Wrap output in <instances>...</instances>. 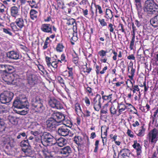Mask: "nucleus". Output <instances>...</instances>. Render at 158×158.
Here are the masks:
<instances>
[{"label": "nucleus", "instance_id": "obj_1", "mask_svg": "<svg viewBox=\"0 0 158 158\" xmlns=\"http://www.w3.org/2000/svg\"><path fill=\"white\" fill-rule=\"evenodd\" d=\"M65 116L60 112L53 113L51 117L49 118L46 121L45 124L49 130L54 131L58 124L64 120Z\"/></svg>", "mask_w": 158, "mask_h": 158}, {"label": "nucleus", "instance_id": "obj_2", "mask_svg": "<svg viewBox=\"0 0 158 158\" xmlns=\"http://www.w3.org/2000/svg\"><path fill=\"white\" fill-rule=\"evenodd\" d=\"M13 106L15 108L21 109L18 111V113L21 115H25L29 111L28 102L26 98H17L13 102Z\"/></svg>", "mask_w": 158, "mask_h": 158}, {"label": "nucleus", "instance_id": "obj_3", "mask_svg": "<svg viewBox=\"0 0 158 158\" xmlns=\"http://www.w3.org/2000/svg\"><path fill=\"white\" fill-rule=\"evenodd\" d=\"M143 9L144 11L148 14H156L158 13V5L153 0H147Z\"/></svg>", "mask_w": 158, "mask_h": 158}, {"label": "nucleus", "instance_id": "obj_4", "mask_svg": "<svg viewBox=\"0 0 158 158\" xmlns=\"http://www.w3.org/2000/svg\"><path fill=\"white\" fill-rule=\"evenodd\" d=\"M14 95V94L10 91H4L0 94V101L3 104L8 103L11 101Z\"/></svg>", "mask_w": 158, "mask_h": 158}, {"label": "nucleus", "instance_id": "obj_5", "mask_svg": "<svg viewBox=\"0 0 158 158\" xmlns=\"http://www.w3.org/2000/svg\"><path fill=\"white\" fill-rule=\"evenodd\" d=\"M43 101L39 97H37L31 101V105L36 111L42 112L44 109L45 107L42 103Z\"/></svg>", "mask_w": 158, "mask_h": 158}, {"label": "nucleus", "instance_id": "obj_6", "mask_svg": "<svg viewBox=\"0 0 158 158\" xmlns=\"http://www.w3.org/2000/svg\"><path fill=\"white\" fill-rule=\"evenodd\" d=\"M54 138L49 133L44 132L41 136V141L43 144L45 146L52 144Z\"/></svg>", "mask_w": 158, "mask_h": 158}, {"label": "nucleus", "instance_id": "obj_7", "mask_svg": "<svg viewBox=\"0 0 158 158\" xmlns=\"http://www.w3.org/2000/svg\"><path fill=\"white\" fill-rule=\"evenodd\" d=\"M102 100L101 96L99 94H97L94 98L92 104L93 105L95 110L98 111L99 110L101 107V102Z\"/></svg>", "mask_w": 158, "mask_h": 158}, {"label": "nucleus", "instance_id": "obj_8", "mask_svg": "<svg viewBox=\"0 0 158 158\" xmlns=\"http://www.w3.org/2000/svg\"><path fill=\"white\" fill-rule=\"evenodd\" d=\"M48 103L49 105L52 108L57 109H61L63 108L62 105L60 102L54 98H51L49 101Z\"/></svg>", "mask_w": 158, "mask_h": 158}, {"label": "nucleus", "instance_id": "obj_9", "mask_svg": "<svg viewBox=\"0 0 158 158\" xmlns=\"http://www.w3.org/2000/svg\"><path fill=\"white\" fill-rule=\"evenodd\" d=\"M27 77L28 83L31 86H33L37 83L38 78L36 75L31 73H28Z\"/></svg>", "mask_w": 158, "mask_h": 158}, {"label": "nucleus", "instance_id": "obj_10", "mask_svg": "<svg viewBox=\"0 0 158 158\" xmlns=\"http://www.w3.org/2000/svg\"><path fill=\"white\" fill-rule=\"evenodd\" d=\"M158 135V130L156 129H153L148 134L149 138L152 143H155L157 140Z\"/></svg>", "mask_w": 158, "mask_h": 158}, {"label": "nucleus", "instance_id": "obj_11", "mask_svg": "<svg viewBox=\"0 0 158 158\" xmlns=\"http://www.w3.org/2000/svg\"><path fill=\"white\" fill-rule=\"evenodd\" d=\"M6 56L10 59L17 60L19 59V53L14 51L7 52Z\"/></svg>", "mask_w": 158, "mask_h": 158}, {"label": "nucleus", "instance_id": "obj_12", "mask_svg": "<svg viewBox=\"0 0 158 158\" xmlns=\"http://www.w3.org/2000/svg\"><path fill=\"white\" fill-rule=\"evenodd\" d=\"M68 129L65 126L61 127L58 128L57 132L58 134L60 135L64 136H67Z\"/></svg>", "mask_w": 158, "mask_h": 158}, {"label": "nucleus", "instance_id": "obj_13", "mask_svg": "<svg viewBox=\"0 0 158 158\" xmlns=\"http://www.w3.org/2000/svg\"><path fill=\"white\" fill-rule=\"evenodd\" d=\"M60 152L61 154L67 156L71 152V150L69 146H67L61 148Z\"/></svg>", "mask_w": 158, "mask_h": 158}, {"label": "nucleus", "instance_id": "obj_14", "mask_svg": "<svg viewBox=\"0 0 158 158\" xmlns=\"http://www.w3.org/2000/svg\"><path fill=\"white\" fill-rule=\"evenodd\" d=\"M41 29L42 31L44 32L52 33V27L49 24H43Z\"/></svg>", "mask_w": 158, "mask_h": 158}, {"label": "nucleus", "instance_id": "obj_15", "mask_svg": "<svg viewBox=\"0 0 158 158\" xmlns=\"http://www.w3.org/2000/svg\"><path fill=\"white\" fill-rule=\"evenodd\" d=\"M67 140L63 138H60L56 141V143L60 147H62L67 144Z\"/></svg>", "mask_w": 158, "mask_h": 158}, {"label": "nucleus", "instance_id": "obj_16", "mask_svg": "<svg viewBox=\"0 0 158 158\" xmlns=\"http://www.w3.org/2000/svg\"><path fill=\"white\" fill-rule=\"evenodd\" d=\"M25 22H24L23 19L22 18H19L16 19L15 23L20 28H22L25 24L27 20L24 19Z\"/></svg>", "mask_w": 158, "mask_h": 158}, {"label": "nucleus", "instance_id": "obj_17", "mask_svg": "<svg viewBox=\"0 0 158 158\" xmlns=\"http://www.w3.org/2000/svg\"><path fill=\"white\" fill-rule=\"evenodd\" d=\"M150 23L154 27H158V15L152 18L150 20Z\"/></svg>", "mask_w": 158, "mask_h": 158}, {"label": "nucleus", "instance_id": "obj_18", "mask_svg": "<svg viewBox=\"0 0 158 158\" xmlns=\"http://www.w3.org/2000/svg\"><path fill=\"white\" fill-rule=\"evenodd\" d=\"M19 10L17 7L13 6L10 9L11 15L13 17H15L18 15Z\"/></svg>", "mask_w": 158, "mask_h": 158}, {"label": "nucleus", "instance_id": "obj_19", "mask_svg": "<svg viewBox=\"0 0 158 158\" xmlns=\"http://www.w3.org/2000/svg\"><path fill=\"white\" fill-rule=\"evenodd\" d=\"M22 150L27 155H31L33 153L31 146H27L26 148H22Z\"/></svg>", "mask_w": 158, "mask_h": 158}, {"label": "nucleus", "instance_id": "obj_20", "mask_svg": "<svg viewBox=\"0 0 158 158\" xmlns=\"http://www.w3.org/2000/svg\"><path fill=\"white\" fill-rule=\"evenodd\" d=\"M8 119L12 124L16 125L18 123V121L17 118L12 115H9L8 117Z\"/></svg>", "mask_w": 158, "mask_h": 158}, {"label": "nucleus", "instance_id": "obj_21", "mask_svg": "<svg viewBox=\"0 0 158 158\" xmlns=\"http://www.w3.org/2000/svg\"><path fill=\"white\" fill-rule=\"evenodd\" d=\"M38 12L36 10L32 9L30 12L31 18L33 20H36L37 17Z\"/></svg>", "mask_w": 158, "mask_h": 158}, {"label": "nucleus", "instance_id": "obj_22", "mask_svg": "<svg viewBox=\"0 0 158 158\" xmlns=\"http://www.w3.org/2000/svg\"><path fill=\"white\" fill-rule=\"evenodd\" d=\"M5 124L4 120L0 117V132L5 131Z\"/></svg>", "mask_w": 158, "mask_h": 158}, {"label": "nucleus", "instance_id": "obj_23", "mask_svg": "<svg viewBox=\"0 0 158 158\" xmlns=\"http://www.w3.org/2000/svg\"><path fill=\"white\" fill-rule=\"evenodd\" d=\"M74 141L75 143L78 146H81L83 143L82 138L80 136L75 137Z\"/></svg>", "mask_w": 158, "mask_h": 158}, {"label": "nucleus", "instance_id": "obj_24", "mask_svg": "<svg viewBox=\"0 0 158 158\" xmlns=\"http://www.w3.org/2000/svg\"><path fill=\"white\" fill-rule=\"evenodd\" d=\"M6 73H11L15 71L14 67L12 66L6 65Z\"/></svg>", "mask_w": 158, "mask_h": 158}, {"label": "nucleus", "instance_id": "obj_25", "mask_svg": "<svg viewBox=\"0 0 158 158\" xmlns=\"http://www.w3.org/2000/svg\"><path fill=\"white\" fill-rule=\"evenodd\" d=\"M6 64H0V73L6 74Z\"/></svg>", "mask_w": 158, "mask_h": 158}, {"label": "nucleus", "instance_id": "obj_26", "mask_svg": "<svg viewBox=\"0 0 158 158\" xmlns=\"http://www.w3.org/2000/svg\"><path fill=\"white\" fill-rule=\"evenodd\" d=\"M135 2L137 3L136 4V6L137 9L138 10V12L139 13L140 12L142 7L141 6L140 0H135Z\"/></svg>", "mask_w": 158, "mask_h": 158}, {"label": "nucleus", "instance_id": "obj_27", "mask_svg": "<svg viewBox=\"0 0 158 158\" xmlns=\"http://www.w3.org/2000/svg\"><path fill=\"white\" fill-rule=\"evenodd\" d=\"M75 107V110L77 115H78V114L80 113L81 112H82L80 105L79 104H76Z\"/></svg>", "mask_w": 158, "mask_h": 158}, {"label": "nucleus", "instance_id": "obj_28", "mask_svg": "<svg viewBox=\"0 0 158 158\" xmlns=\"http://www.w3.org/2000/svg\"><path fill=\"white\" fill-rule=\"evenodd\" d=\"M106 15L108 16L107 18L111 19L113 17L112 12L109 9H106Z\"/></svg>", "mask_w": 158, "mask_h": 158}, {"label": "nucleus", "instance_id": "obj_29", "mask_svg": "<svg viewBox=\"0 0 158 158\" xmlns=\"http://www.w3.org/2000/svg\"><path fill=\"white\" fill-rule=\"evenodd\" d=\"M28 140L27 139L26 140H23L21 141L20 143V146L23 148H26L27 146H29L27 144L25 143H28Z\"/></svg>", "mask_w": 158, "mask_h": 158}, {"label": "nucleus", "instance_id": "obj_30", "mask_svg": "<svg viewBox=\"0 0 158 158\" xmlns=\"http://www.w3.org/2000/svg\"><path fill=\"white\" fill-rule=\"evenodd\" d=\"M64 47L62 44H58L56 48V51L59 52H61L63 51V49Z\"/></svg>", "mask_w": 158, "mask_h": 158}, {"label": "nucleus", "instance_id": "obj_31", "mask_svg": "<svg viewBox=\"0 0 158 158\" xmlns=\"http://www.w3.org/2000/svg\"><path fill=\"white\" fill-rule=\"evenodd\" d=\"M119 113L122 112L127 109V106H126L124 104L121 105L120 106H118Z\"/></svg>", "mask_w": 158, "mask_h": 158}, {"label": "nucleus", "instance_id": "obj_32", "mask_svg": "<svg viewBox=\"0 0 158 158\" xmlns=\"http://www.w3.org/2000/svg\"><path fill=\"white\" fill-rule=\"evenodd\" d=\"M145 130V129L142 127V129L139 130V132L137 134V135L139 136H143L144 134Z\"/></svg>", "mask_w": 158, "mask_h": 158}, {"label": "nucleus", "instance_id": "obj_33", "mask_svg": "<svg viewBox=\"0 0 158 158\" xmlns=\"http://www.w3.org/2000/svg\"><path fill=\"white\" fill-rule=\"evenodd\" d=\"M123 152L124 153H126L127 155L129 156L130 154V150L128 149L124 148L121 150L120 153H121Z\"/></svg>", "mask_w": 158, "mask_h": 158}, {"label": "nucleus", "instance_id": "obj_34", "mask_svg": "<svg viewBox=\"0 0 158 158\" xmlns=\"http://www.w3.org/2000/svg\"><path fill=\"white\" fill-rule=\"evenodd\" d=\"M112 95V94H110L108 96H106V95H103L102 96V98L104 100H108L110 101L112 99H111V96Z\"/></svg>", "mask_w": 158, "mask_h": 158}, {"label": "nucleus", "instance_id": "obj_35", "mask_svg": "<svg viewBox=\"0 0 158 158\" xmlns=\"http://www.w3.org/2000/svg\"><path fill=\"white\" fill-rule=\"evenodd\" d=\"M10 29L9 28H4L3 29V31L5 33L8 34L10 35H12V33L10 31Z\"/></svg>", "mask_w": 158, "mask_h": 158}, {"label": "nucleus", "instance_id": "obj_36", "mask_svg": "<svg viewBox=\"0 0 158 158\" xmlns=\"http://www.w3.org/2000/svg\"><path fill=\"white\" fill-rule=\"evenodd\" d=\"M98 21L99 22H100L101 25L102 26H107V23L106 22H105L104 19H99Z\"/></svg>", "mask_w": 158, "mask_h": 158}, {"label": "nucleus", "instance_id": "obj_37", "mask_svg": "<svg viewBox=\"0 0 158 158\" xmlns=\"http://www.w3.org/2000/svg\"><path fill=\"white\" fill-rule=\"evenodd\" d=\"M6 112V108L4 106H0V114H2Z\"/></svg>", "mask_w": 158, "mask_h": 158}, {"label": "nucleus", "instance_id": "obj_38", "mask_svg": "<svg viewBox=\"0 0 158 158\" xmlns=\"http://www.w3.org/2000/svg\"><path fill=\"white\" fill-rule=\"evenodd\" d=\"M138 146L137 147L136 151L137 152V155H139L141 153V147L140 146L139 144H137Z\"/></svg>", "mask_w": 158, "mask_h": 158}, {"label": "nucleus", "instance_id": "obj_39", "mask_svg": "<svg viewBox=\"0 0 158 158\" xmlns=\"http://www.w3.org/2000/svg\"><path fill=\"white\" fill-rule=\"evenodd\" d=\"M51 60V58L50 57H46V62H47V65L49 67H50V64L51 63V62H50Z\"/></svg>", "mask_w": 158, "mask_h": 158}, {"label": "nucleus", "instance_id": "obj_40", "mask_svg": "<svg viewBox=\"0 0 158 158\" xmlns=\"http://www.w3.org/2000/svg\"><path fill=\"white\" fill-rule=\"evenodd\" d=\"M57 63L56 61H53L50 64V67L52 66L54 68H56L57 67Z\"/></svg>", "mask_w": 158, "mask_h": 158}, {"label": "nucleus", "instance_id": "obj_41", "mask_svg": "<svg viewBox=\"0 0 158 158\" xmlns=\"http://www.w3.org/2000/svg\"><path fill=\"white\" fill-rule=\"evenodd\" d=\"M118 28L119 29V30H122V32L126 33V32L125 31V29L123 28V25L122 24L120 23L118 26Z\"/></svg>", "mask_w": 158, "mask_h": 158}, {"label": "nucleus", "instance_id": "obj_42", "mask_svg": "<svg viewBox=\"0 0 158 158\" xmlns=\"http://www.w3.org/2000/svg\"><path fill=\"white\" fill-rule=\"evenodd\" d=\"M95 6L96 8V12H97V8L99 10V12L100 14L102 13V10L101 7L99 5H95Z\"/></svg>", "mask_w": 158, "mask_h": 158}, {"label": "nucleus", "instance_id": "obj_43", "mask_svg": "<svg viewBox=\"0 0 158 158\" xmlns=\"http://www.w3.org/2000/svg\"><path fill=\"white\" fill-rule=\"evenodd\" d=\"M108 28H110L109 30L110 32H113L114 31L113 25L112 23H110L108 25Z\"/></svg>", "mask_w": 158, "mask_h": 158}, {"label": "nucleus", "instance_id": "obj_44", "mask_svg": "<svg viewBox=\"0 0 158 158\" xmlns=\"http://www.w3.org/2000/svg\"><path fill=\"white\" fill-rule=\"evenodd\" d=\"M110 110L111 114H114L116 113V109L114 106H112L110 108Z\"/></svg>", "mask_w": 158, "mask_h": 158}, {"label": "nucleus", "instance_id": "obj_45", "mask_svg": "<svg viewBox=\"0 0 158 158\" xmlns=\"http://www.w3.org/2000/svg\"><path fill=\"white\" fill-rule=\"evenodd\" d=\"M98 54L101 56L103 57L106 56L105 51L103 50H101L98 52Z\"/></svg>", "mask_w": 158, "mask_h": 158}, {"label": "nucleus", "instance_id": "obj_46", "mask_svg": "<svg viewBox=\"0 0 158 158\" xmlns=\"http://www.w3.org/2000/svg\"><path fill=\"white\" fill-rule=\"evenodd\" d=\"M135 38H132L131 39V41L130 44V48L132 49L133 48V47L134 44V43L135 42Z\"/></svg>", "mask_w": 158, "mask_h": 158}, {"label": "nucleus", "instance_id": "obj_47", "mask_svg": "<svg viewBox=\"0 0 158 158\" xmlns=\"http://www.w3.org/2000/svg\"><path fill=\"white\" fill-rule=\"evenodd\" d=\"M75 22V20L73 19H72L67 23V24L68 25H73Z\"/></svg>", "mask_w": 158, "mask_h": 158}, {"label": "nucleus", "instance_id": "obj_48", "mask_svg": "<svg viewBox=\"0 0 158 158\" xmlns=\"http://www.w3.org/2000/svg\"><path fill=\"white\" fill-rule=\"evenodd\" d=\"M0 13H3L4 11V8L5 7L4 5L2 3H0Z\"/></svg>", "mask_w": 158, "mask_h": 158}, {"label": "nucleus", "instance_id": "obj_49", "mask_svg": "<svg viewBox=\"0 0 158 158\" xmlns=\"http://www.w3.org/2000/svg\"><path fill=\"white\" fill-rule=\"evenodd\" d=\"M57 79L58 81L60 83L64 85V80L61 77H58Z\"/></svg>", "mask_w": 158, "mask_h": 158}, {"label": "nucleus", "instance_id": "obj_50", "mask_svg": "<svg viewBox=\"0 0 158 158\" xmlns=\"http://www.w3.org/2000/svg\"><path fill=\"white\" fill-rule=\"evenodd\" d=\"M107 135V131L106 130V131L104 132L103 135H101V138L103 139H106Z\"/></svg>", "mask_w": 158, "mask_h": 158}, {"label": "nucleus", "instance_id": "obj_51", "mask_svg": "<svg viewBox=\"0 0 158 158\" xmlns=\"http://www.w3.org/2000/svg\"><path fill=\"white\" fill-rule=\"evenodd\" d=\"M85 67H86V68H84V71L85 72H87L88 73H89L90 71H91V68H88L87 67V66L86 65H85Z\"/></svg>", "mask_w": 158, "mask_h": 158}, {"label": "nucleus", "instance_id": "obj_52", "mask_svg": "<svg viewBox=\"0 0 158 158\" xmlns=\"http://www.w3.org/2000/svg\"><path fill=\"white\" fill-rule=\"evenodd\" d=\"M137 144H139V143H137L136 141H134V144L133 145V147L136 150L137 149V147L138 146Z\"/></svg>", "mask_w": 158, "mask_h": 158}, {"label": "nucleus", "instance_id": "obj_53", "mask_svg": "<svg viewBox=\"0 0 158 158\" xmlns=\"http://www.w3.org/2000/svg\"><path fill=\"white\" fill-rule=\"evenodd\" d=\"M67 136H69L70 137L72 136L73 135V133H72V132L68 129V131H67Z\"/></svg>", "mask_w": 158, "mask_h": 158}, {"label": "nucleus", "instance_id": "obj_54", "mask_svg": "<svg viewBox=\"0 0 158 158\" xmlns=\"http://www.w3.org/2000/svg\"><path fill=\"white\" fill-rule=\"evenodd\" d=\"M131 131L130 130L128 129L127 130V133L128 134V135L130 137H133V135L131 134Z\"/></svg>", "mask_w": 158, "mask_h": 158}, {"label": "nucleus", "instance_id": "obj_55", "mask_svg": "<svg viewBox=\"0 0 158 158\" xmlns=\"http://www.w3.org/2000/svg\"><path fill=\"white\" fill-rule=\"evenodd\" d=\"M61 61H64V62H66V60H65V56L64 54H62L61 56Z\"/></svg>", "mask_w": 158, "mask_h": 158}, {"label": "nucleus", "instance_id": "obj_56", "mask_svg": "<svg viewBox=\"0 0 158 158\" xmlns=\"http://www.w3.org/2000/svg\"><path fill=\"white\" fill-rule=\"evenodd\" d=\"M127 58L129 60H135V57L133 55H131L127 57Z\"/></svg>", "mask_w": 158, "mask_h": 158}, {"label": "nucleus", "instance_id": "obj_57", "mask_svg": "<svg viewBox=\"0 0 158 158\" xmlns=\"http://www.w3.org/2000/svg\"><path fill=\"white\" fill-rule=\"evenodd\" d=\"M144 108H146V110L144 111V112H147L149 110L150 106L148 104H147L145 106H144Z\"/></svg>", "mask_w": 158, "mask_h": 158}, {"label": "nucleus", "instance_id": "obj_58", "mask_svg": "<svg viewBox=\"0 0 158 158\" xmlns=\"http://www.w3.org/2000/svg\"><path fill=\"white\" fill-rule=\"evenodd\" d=\"M85 103H86V104H88V105H90V102L89 101V99L88 98H85Z\"/></svg>", "mask_w": 158, "mask_h": 158}, {"label": "nucleus", "instance_id": "obj_59", "mask_svg": "<svg viewBox=\"0 0 158 158\" xmlns=\"http://www.w3.org/2000/svg\"><path fill=\"white\" fill-rule=\"evenodd\" d=\"M131 75H134V73L135 72V69H133L132 67V66H131Z\"/></svg>", "mask_w": 158, "mask_h": 158}, {"label": "nucleus", "instance_id": "obj_60", "mask_svg": "<svg viewBox=\"0 0 158 158\" xmlns=\"http://www.w3.org/2000/svg\"><path fill=\"white\" fill-rule=\"evenodd\" d=\"M107 66L105 67L103 69V70L100 72L101 74H103L104 73V71L107 69Z\"/></svg>", "mask_w": 158, "mask_h": 158}, {"label": "nucleus", "instance_id": "obj_61", "mask_svg": "<svg viewBox=\"0 0 158 158\" xmlns=\"http://www.w3.org/2000/svg\"><path fill=\"white\" fill-rule=\"evenodd\" d=\"M96 135L95 132H92L91 134L90 138L94 139L96 137Z\"/></svg>", "mask_w": 158, "mask_h": 158}, {"label": "nucleus", "instance_id": "obj_62", "mask_svg": "<svg viewBox=\"0 0 158 158\" xmlns=\"http://www.w3.org/2000/svg\"><path fill=\"white\" fill-rule=\"evenodd\" d=\"M69 77H71V78H73V72L72 71H69Z\"/></svg>", "mask_w": 158, "mask_h": 158}, {"label": "nucleus", "instance_id": "obj_63", "mask_svg": "<svg viewBox=\"0 0 158 158\" xmlns=\"http://www.w3.org/2000/svg\"><path fill=\"white\" fill-rule=\"evenodd\" d=\"M139 125V123L138 121H136L135 123L132 124V125L134 127H135L136 126H138Z\"/></svg>", "mask_w": 158, "mask_h": 158}, {"label": "nucleus", "instance_id": "obj_64", "mask_svg": "<svg viewBox=\"0 0 158 158\" xmlns=\"http://www.w3.org/2000/svg\"><path fill=\"white\" fill-rule=\"evenodd\" d=\"M48 44V42H47L46 41L44 43V44L43 47L44 49H45L47 48Z\"/></svg>", "mask_w": 158, "mask_h": 158}]
</instances>
